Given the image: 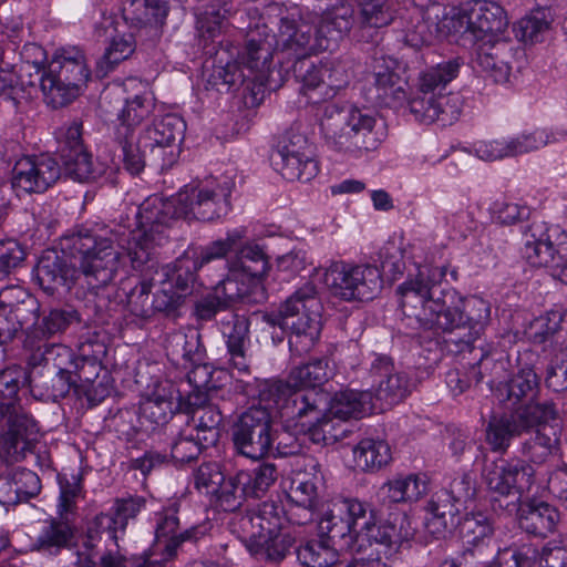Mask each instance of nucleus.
Returning a JSON list of instances; mask_svg holds the SVG:
<instances>
[{"instance_id":"nucleus-37","label":"nucleus","mask_w":567,"mask_h":567,"mask_svg":"<svg viewBox=\"0 0 567 567\" xmlns=\"http://www.w3.org/2000/svg\"><path fill=\"white\" fill-rule=\"evenodd\" d=\"M145 501L141 496L127 495L116 498L109 513V537L114 540L117 550L121 549L120 540L124 539L125 528L130 519L136 517L144 507Z\"/></svg>"},{"instance_id":"nucleus-21","label":"nucleus","mask_w":567,"mask_h":567,"mask_svg":"<svg viewBox=\"0 0 567 567\" xmlns=\"http://www.w3.org/2000/svg\"><path fill=\"white\" fill-rule=\"evenodd\" d=\"M516 48L509 39L480 43L475 53V66L495 83L509 81Z\"/></svg>"},{"instance_id":"nucleus-22","label":"nucleus","mask_w":567,"mask_h":567,"mask_svg":"<svg viewBox=\"0 0 567 567\" xmlns=\"http://www.w3.org/2000/svg\"><path fill=\"white\" fill-rule=\"evenodd\" d=\"M246 228L238 227L227 231L225 239L212 241L199 249H187L177 258L176 267L195 280V274L209 262L223 259L237 244L246 237Z\"/></svg>"},{"instance_id":"nucleus-36","label":"nucleus","mask_w":567,"mask_h":567,"mask_svg":"<svg viewBox=\"0 0 567 567\" xmlns=\"http://www.w3.org/2000/svg\"><path fill=\"white\" fill-rule=\"evenodd\" d=\"M353 462L358 470L375 472L386 466L391 458V449L384 440L365 437L352 449Z\"/></svg>"},{"instance_id":"nucleus-57","label":"nucleus","mask_w":567,"mask_h":567,"mask_svg":"<svg viewBox=\"0 0 567 567\" xmlns=\"http://www.w3.org/2000/svg\"><path fill=\"white\" fill-rule=\"evenodd\" d=\"M380 261L383 271L395 278L406 269V247L403 239H390L380 250Z\"/></svg>"},{"instance_id":"nucleus-19","label":"nucleus","mask_w":567,"mask_h":567,"mask_svg":"<svg viewBox=\"0 0 567 567\" xmlns=\"http://www.w3.org/2000/svg\"><path fill=\"white\" fill-rule=\"evenodd\" d=\"M60 174V165L53 157L24 156L14 164L11 185L25 194L43 193L59 179Z\"/></svg>"},{"instance_id":"nucleus-42","label":"nucleus","mask_w":567,"mask_h":567,"mask_svg":"<svg viewBox=\"0 0 567 567\" xmlns=\"http://www.w3.org/2000/svg\"><path fill=\"white\" fill-rule=\"evenodd\" d=\"M321 478L316 472L298 473L291 478L288 497L293 504L307 511L308 518L312 517V512L317 507L318 485Z\"/></svg>"},{"instance_id":"nucleus-59","label":"nucleus","mask_w":567,"mask_h":567,"mask_svg":"<svg viewBox=\"0 0 567 567\" xmlns=\"http://www.w3.org/2000/svg\"><path fill=\"white\" fill-rule=\"evenodd\" d=\"M299 156L300 158L315 157L312 145L307 136L297 128L285 133L279 143L276 157Z\"/></svg>"},{"instance_id":"nucleus-33","label":"nucleus","mask_w":567,"mask_h":567,"mask_svg":"<svg viewBox=\"0 0 567 567\" xmlns=\"http://www.w3.org/2000/svg\"><path fill=\"white\" fill-rule=\"evenodd\" d=\"M518 522L526 533L545 537L555 530L559 513L545 502L529 503L520 509Z\"/></svg>"},{"instance_id":"nucleus-63","label":"nucleus","mask_w":567,"mask_h":567,"mask_svg":"<svg viewBox=\"0 0 567 567\" xmlns=\"http://www.w3.org/2000/svg\"><path fill=\"white\" fill-rule=\"evenodd\" d=\"M238 473L229 478H224L220 484V488L214 494L217 497L219 506L227 512L237 509L243 499L248 495L245 485H241L238 481Z\"/></svg>"},{"instance_id":"nucleus-18","label":"nucleus","mask_w":567,"mask_h":567,"mask_svg":"<svg viewBox=\"0 0 567 567\" xmlns=\"http://www.w3.org/2000/svg\"><path fill=\"white\" fill-rule=\"evenodd\" d=\"M167 355L173 361L179 363L184 361V367H192L187 377L190 383L196 388L206 386L209 382L208 368L203 364L205 358V348L202 344L200 333L196 329L187 331H176L166 339Z\"/></svg>"},{"instance_id":"nucleus-1","label":"nucleus","mask_w":567,"mask_h":567,"mask_svg":"<svg viewBox=\"0 0 567 567\" xmlns=\"http://www.w3.org/2000/svg\"><path fill=\"white\" fill-rule=\"evenodd\" d=\"M351 25V10L341 7L327 13L319 27H313L300 20L284 17L280 19L278 34H266L251 32L247 40L245 49L238 55V63L248 72L245 75L240 72L237 76L234 74L226 82L236 84L243 82L245 78L251 76L259 83H265L272 65V55L275 49L286 52L289 56L303 59L322 51L334 50L339 42L346 35Z\"/></svg>"},{"instance_id":"nucleus-60","label":"nucleus","mask_w":567,"mask_h":567,"mask_svg":"<svg viewBox=\"0 0 567 567\" xmlns=\"http://www.w3.org/2000/svg\"><path fill=\"white\" fill-rule=\"evenodd\" d=\"M65 173L76 181H85L93 173V163L85 148L68 151L60 155Z\"/></svg>"},{"instance_id":"nucleus-45","label":"nucleus","mask_w":567,"mask_h":567,"mask_svg":"<svg viewBox=\"0 0 567 567\" xmlns=\"http://www.w3.org/2000/svg\"><path fill=\"white\" fill-rule=\"evenodd\" d=\"M236 267L248 281L264 278L269 270V261L260 245L248 243L244 245L230 265Z\"/></svg>"},{"instance_id":"nucleus-9","label":"nucleus","mask_w":567,"mask_h":567,"mask_svg":"<svg viewBox=\"0 0 567 567\" xmlns=\"http://www.w3.org/2000/svg\"><path fill=\"white\" fill-rule=\"evenodd\" d=\"M375 124V117L359 107L331 104L323 110L320 132L328 147L359 158L381 144Z\"/></svg>"},{"instance_id":"nucleus-26","label":"nucleus","mask_w":567,"mask_h":567,"mask_svg":"<svg viewBox=\"0 0 567 567\" xmlns=\"http://www.w3.org/2000/svg\"><path fill=\"white\" fill-rule=\"evenodd\" d=\"M179 403L181 393L175 384L171 381H159L142 402L141 413L151 423L163 425L179 409Z\"/></svg>"},{"instance_id":"nucleus-34","label":"nucleus","mask_w":567,"mask_h":567,"mask_svg":"<svg viewBox=\"0 0 567 567\" xmlns=\"http://www.w3.org/2000/svg\"><path fill=\"white\" fill-rule=\"evenodd\" d=\"M426 512V529L434 536L441 537L456 526L460 507L450 498L447 492H441L427 503Z\"/></svg>"},{"instance_id":"nucleus-50","label":"nucleus","mask_w":567,"mask_h":567,"mask_svg":"<svg viewBox=\"0 0 567 567\" xmlns=\"http://www.w3.org/2000/svg\"><path fill=\"white\" fill-rule=\"evenodd\" d=\"M554 131L538 128L529 133H522L514 137L506 138L509 156H517L537 151L550 143L558 142Z\"/></svg>"},{"instance_id":"nucleus-24","label":"nucleus","mask_w":567,"mask_h":567,"mask_svg":"<svg viewBox=\"0 0 567 567\" xmlns=\"http://www.w3.org/2000/svg\"><path fill=\"white\" fill-rule=\"evenodd\" d=\"M230 365L238 372H248L249 321L246 317L228 312L219 320Z\"/></svg>"},{"instance_id":"nucleus-52","label":"nucleus","mask_w":567,"mask_h":567,"mask_svg":"<svg viewBox=\"0 0 567 567\" xmlns=\"http://www.w3.org/2000/svg\"><path fill=\"white\" fill-rule=\"evenodd\" d=\"M277 480V470L274 464L265 463L252 471L238 472V482L245 485L249 496L259 497Z\"/></svg>"},{"instance_id":"nucleus-32","label":"nucleus","mask_w":567,"mask_h":567,"mask_svg":"<svg viewBox=\"0 0 567 567\" xmlns=\"http://www.w3.org/2000/svg\"><path fill=\"white\" fill-rule=\"evenodd\" d=\"M327 409L339 421L360 419L373 409L372 394L369 391L343 390L328 400Z\"/></svg>"},{"instance_id":"nucleus-61","label":"nucleus","mask_w":567,"mask_h":567,"mask_svg":"<svg viewBox=\"0 0 567 567\" xmlns=\"http://www.w3.org/2000/svg\"><path fill=\"white\" fill-rule=\"evenodd\" d=\"M177 512V504L173 503L163 512L156 514L155 537L157 546H159L162 542L165 546L173 540L177 542V546L181 544L179 534H176L179 525Z\"/></svg>"},{"instance_id":"nucleus-4","label":"nucleus","mask_w":567,"mask_h":567,"mask_svg":"<svg viewBox=\"0 0 567 567\" xmlns=\"http://www.w3.org/2000/svg\"><path fill=\"white\" fill-rule=\"evenodd\" d=\"M529 426L523 431L526 437L520 444L525 460L515 458L492 464L484 471V482L489 492L498 496H516V502L529 493L535 483V468L530 464H544L560 453L561 426L554 404L529 405Z\"/></svg>"},{"instance_id":"nucleus-31","label":"nucleus","mask_w":567,"mask_h":567,"mask_svg":"<svg viewBox=\"0 0 567 567\" xmlns=\"http://www.w3.org/2000/svg\"><path fill=\"white\" fill-rule=\"evenodd\" d=\"M268 391V386L260 394V403L252 405L241 413L238 421L235 423L233 431H241L245 435L249 433L259 436V442L262 441L264 434H274L272 411H277L274 400L264 398ZM280 416V414H278Z\"/></svg>"},{"instance_id":"nucleus-13","label":"nucleus","mask_w":567,"mask_h":567,"mask_svg":"<svg viewBox=\"0 0 567 567\" xmlns=\"http://www.w3.org/2000/svg\"><path fill=\"white\" fill-rule=\"evenodd\" d=\"M233 184L215 177L184 186L176 195L177 217L213 221L228 214Z\"/></svg>"},{"instance_id":"nucleus-35","label":"nucleus","mask_w":567,"mask_h":567,"mask_svg":"<svg viewBox=\"0 0 567 567\" xmlns=\"http://www.w3.org/2000/svg\"><path fill=\"white\" fill-rule=\"evenodd\" d=\"M319 528V537L297 549L299 561L306 567H333L339 561V546Z\"/></svg>"},{"instance_id":"nucleus-20","label":"nucleus","mask_w":567,"mask_h":567,"mask_svg":"<svg viewBox=\"0 0 567 567\" xmlns=\"http://www.w3.org/2000/svg\"><path fill=\"white\" fill-rule=\"evenodd\" d=\"M371 386L378 400L392 405L401 402L412 392L414 383L405 372L395 371L388 357H378L370 368Z\"/></svg>"},{"instance_id":"nucleus-29","label":"nucleus","mask_w":567,"mask_h":567,"mask_svg":"<svg viewBox=\"0 0 567 567\" xmlns=\"http://www.w3.org/2000/svg\"><path fill=\"white\" fill-rule=\"evenodd\" d=\"M341 7H347L351 10V25H355L360 31L367 32L368 37H371V31L388 27L394 20V8L392 0L386 2H363L358 3L359 12L357 18H353V10L347 4L336 6L322 13L320 20L316 27H319L322 22L323 17ZM350 30L346 32L348 34Z\"/></svg>"},{"instance_id":"nucleus-27","label":"nucleus","mask_w":567,"mask_h":567,"mask_svg":"<svg viewBox=\"0 0 567 567\" xmlns=\"http://www.w3.org/2000/svg\"><path fill=\"white\" fill-rule=\"evenodd\" d=\"M31 392L41 400H58L65 396L76 383L72 370L59 367L34 368L29 375Z\"/></svg>"},{"instance_id":"nucleus-47","label":"nucleus","mask_w":567,"mask_h":567,"mask_svg":"<svg viewBox=\"0 0 567 567\" xmlns=\"http://www.w3.org/2000/svg\"><path fill=\"white\" fill-rule=\"evenodd\" d=\"M185 128L186 124L182 117L167 114L146 130L145 140L157 145L177 144L182 141Z\"/></svg>"},{"instance_id":"nucleus-48","label":"nucleus","mask_w":567,"mask_h":567,"mask_svg":"<svg viewBox=\"0 0 567 567\" xmlns=\"http://www.w3.org/2000/svg\"><path fill=\"white\" fill-rule=\"evenodd\" d=\"M31 362L34 365L52 367L59 370V367L78 368V361L71 348L59 343H44L39 346L31 355Z\"/></svg>"},{"instance_id":"nucleus-43","label":"nucleus","mask_w":567,"mask_h":567,"mask_svg":"<svg viewBox=\"0 0 567 567\" xmlns=\"http://www.w3.org/2000/svg\"><path fill=\"white\" fill-rule=\"evenodd\" d=\"M458 532L467 545L478 547L491 542L494 534V525L491 518L481 511L466 513L456 522Z\"/></svg>"},{"instance_id":"nucleus-23","label":"nucleus","mask_w":567,"mask_h":567,"mask_svg":"<svg viewBox=\"0 0 567 567\" xmlns=\"http://www.w3.org/2000/svg\"><path fill=\"white\" fill-rule=\"evenodd\" d=\"M161 276L163 279L154 292L153 309L166 315H174L189 293L194 280L176 267V261L163 267Z\"/></svg>"},{"instance_id":"nucleus-16","label":"nucleus","mask_w":567,"mask_h":567,"mask_svg":"<svg viewBox=\"0 0 567 567\" xmlns=\"http://www.w3.org/2000/svg\"><path fill=\"white\" fill-rule=\"evenodd\" d=\"M507 367L508 361L504 357L493 360L488 355H484L478 363L480 370H491L488 385L501 403L507 408L522 404L520 409L535 405L534 399L538 392L539 380L534 369L532 367L520 368L507 383L503 384Z\"/></svg>"},{"instance_id":"nucleus-46","label":"nucleus","mask_w":567,"mask_h":567,"mask_svg":"<svg viewBox=\"0 0 567 567\" xmlns=\"http://www.w3.org/2000/svg\"><path fill=\"white\" fill-rule=\"evenodd\" d=\"M38 73H40V87L44 100L52 107L65 106L79 95V86L75 84L45 73L40 68Z\"/></svg>"},{"instance_id":"nucleus-44","label":"nucleus","mask_w":567,"mask_h":567,"mask_svg":"<svg viewBox=\"0 0 567 567\" xmlns=\"http://www.w3.org/2000/svg\"><path fill=\"white\" fill-rule=\"evenodd\" d=\"M74 520L72 517L58 515L42 528L37 538V547L42 550L66 547L74 537Z\"/></svg>"},{"instance_id":"nucleus-53","label":"nucleus","mask_w":567,"mask_h":567,"mask_svg":"<svg viewBox=\"0 0 567 567\" xmlns=\"http://www.w3.org/2000/svg\"><path fill=\"white\" fill-rule=\"evenodd\" d=\"M408 82L400 73H393L384 79H373L375 99L380 104L394 106L406 99Z\"/></svg>"},{"instance_id":"nucleus-64","label":"nucleus","mask_w":567,"mask_h":567,"mask_svg":"<svg viewBox=\"0 0 567 567\" xmlns=\"http://www.w3.org/2000/svg\"><path fill=\"white\" fill-rule=\"evenodd\" d=\"M250 281L236 267L230 266L228 276L215 287V293L226 301H234L248 293Z\"/></svg>"},{"instance_id":"nucleus-54","label":"nucleus","mask_w":567,"mask_h":567,"mask_svg":"<svg viewBox=\"0 0 567 567\" xmlns=\"http://www.w3.org/2000/svg\"><path fill=\"white\" fill-rule=\"evenodd\" d=\"M152 97L151 93L144 91L143 93L136 94L132 99H127L125 106L120 115L121 126L117 130L122 132H134V126L140 124L152 111Z\"/></svg>"},{"instance_id":"nucleus-55","label":"nucleus","mask_w":567,"mask_h":567,"mask_svg":"<svg viewBox=\"0 0 567 567\" xmlns=\"http://www.w3.org/2000/svg\"><path fill=\"white\" fill-rule=\"evenodd\" d=\"M0 426L7 430L19 427L39 433L38 423L22 409L19 401L0 400Z\"/></svg>"},{"instance_id":"nucleus-6","label":"nucleus","mask_w":567,"mask_h":567,"mask_svg":"<svg viewBox=\"0 0 567 567\" xmlns=\"http://www.w3.org/2000/svg\"><path fill=\"white\" fill-rule=\"evenodd\" d=\"M332 375L327 359H315L291 369L288 380L268 385L264 398L274 400L282 420H302L316 415L328 405V394L319 388Z\"/></svg>"},{"instance_id":"nucleus-58","label":"nucleus","mask_w":567,"mask_h":567,"mask_svg":"<svg viewBox=\"0 0 567 567\" xmlns=\"http://www.w3.org/2000/svg\"><path fill=\"white\" fill-rule=\"evenodd\" d=\"M122 158L127 172L135 175L143 171L145 166L144 152L141 150L140 141L136 140L134 132H122L117 130Z\"/></svg>"},{"instance_id":"nucleus-14","label":"nucleus","mask_w":567,"mask_h":567,"mask_svg":"<svg viewBox=\"0 0 567 567\" xmlns=\"http://www.w3.org/2000/svg\"><path fill=\"white\" fill-rule=\"evenodd\" d=\"M450 21L454 32H468L480 43L506 39V12L491 0H472L453 8Z\"/></svg>"},{"instance_id":"nucleus-39","label":"nucleus","mask_w":567,"mask_h":567,"mask_svg":"<svg viewBox=\"0 0 567 567\" xmlns=\"http://www.w3.org/2000/svg\"><path fill=\"white\" fill-rule=\"evenodd\" d=\"M190 423L195 435L202 440L205 446H213L220 436V424L223 414L220 410L212 403L197 406L190 411Z\"/></svg>"},{"instance_id":"nucleus-3","label":"nucleus","mask_w":567,"mask_h":567,"mask_svg":"<svg viewBox=\"0 0 567 567\" xmlns=\"http://www.w3.org/2000/svg\"><path fill=\"white\" fill-rule=\"evenodd\" d=\"M320 530L340 548L361 553L377 544L385 555L395 553L414 535L409 517H396L393 522L378 520L377 512L358 497L336 496L327 503L319 520Z\"/></svg>"},{"instance_id":"nucleus-38","label":"nucleus","mask_w":567,"mask_h":567,"mask_svg":"<svg viewBox=\"0 0 567 567\" xmlns=\"http://www.w3.org/2000/svg\"><path fill=\"white\" fill-rule=\"evenodd\" d=\"M406 247V262L415 266L416 275L409 277L403 284L398 287V293L400 296V306L403 310V287L411 281H421L422 284H429L430 278L434 269H440L445 272L444 265H436L435 257L425 252V244L422 240H414L412 243H405Z\"/></svg>"},{"instance_id":"nucleus-40","label":"nucleus","mask_w":567,"mask_h":567,"mask_svg":"<svg viewBox=\"0 0 567 567\" xmlns=\"http://www.w3.org/2000/svg\"><path fill=\"white\" fill-rule=\"evenodd\" d=\"M324 414L319 412L316 415H307L302 420H285L300 424L302 427L307 426L309 439L316 444H332L342 436V431L339 427V420L330 414L329 409H324Z\"/></svg>"},{"instance_id":"nucleus-49","label":"nucleus","mask_w":567,"mask_h":567,"mask_svg":"<svg viewBox=\"0 0 567 567\" xmlns=\"http://www.w3.org/2000/svg\"><path fill=\"white\" fill-rule=\"evenodd\" d=\"M274 163L281 176L290 182H308L318 173L315 157L300 158L299 156L275 157Z\"/></svg>"},{"instance_id":"nucleus-7","label":"nucleus","mask_w":567,"mask_h":567,"mask_svg":"<svg viewBox=\"0 0 567 567\" xmlns=\"http://www.w3.org/2000/svg\"><path fill=\"white\" fill-rule=\"evenodd\" d=\"M285 523L282 506L270 501L246 513L234 514L229 527L257 559L278 561L292 544L291 537L282 532Z\"/></svg>"},{"instance_id":"nucleus-62","label":"nucleus","mask_w":567,"mask_h":567,"mask_svg":"<svg viewBox=\"0 0 567 567\" xmlns=\"http://www.w3.org/2000/svg\"><path fill=\"white\" fill-rule=\"evenodd\" d=\"M553 21L549 8H537L518 22L524 41H537L538 37L548 30Z\"/></svg>"},{"instance_id":"nucleus-10","label":"nucleus","mask_w":567,"mask_h":567,"mask_svg":"<svg viewBox=\"0 0 567 567\" xmlns=\"http://www.w3.org/2000/svg\"><path fill=\"white\" fill-rule=\"evenodd\" d=\"M322 305L313 285L307 284L296 290L280 306L277 315H267L271 326L289 329V348L296 355L308 353L317 343L321 332Z\"/></svg>"},{"instance_id":"nucleus-11","label":"nucleus","mask_w":567,"mask_h":567,"mask_svg":"<svg viewBox=\"0 0 567 567\" xmlns=\"http://www.w3.org/2000/svg\"><path fill=\"white\" fill-rule=\"evenodd\" d=\"M176 209L174 200H164L157 195L147 197L136 210V228L131 231L127 243V254L134 268H141L151 260L155 247L167 239Z\"/></svg>"},{"instance_id":"nucleus-5","label":"nucleus","mask_w":567,"mask_h":567,"mask_svg":"<svg viewBox=\"0 0 567 567\" xmlns=\"http://www.w3.org/2000/svg\"><path fill=\"white\" fill-rule=\"evenodd\" d=\"M60 251L48 249L40 257L35 276L41 288L53 293L59 287L70 286L79 269L92 289L106 284V240L80 227L69 230L59 241Z\"/></svg>"},{"instance_id":"nucleus-28","label":"nucleus","mask_w":567,"mask_h":567,"mask_svg":"<svg viewBox=\"0 0 567 567\" xmlns=\"http://www.w3.org/2000/svg\"><path fill=\"white\" fill-rule=\"evenodd\" d=\"M427 492L426 477L419 474L398 475L382 484L379 497L383 504L415 503Z\"/></svg>"},{"instance_id":"nucleus-51","label":"nucleus","mask_w":567,"mask_h":567,"mask_svg":"<svg viewBox=\"0 0 567 567\" xmlns=\"http://www.w3.org/2000/svg\"><path fill=\"white\" fill-rule=\"evenodd\" d=\"M60 496L56 505V514L64 517H76L78 499L82 497L83 488L81 477L72 474L68 477L65 474L59 476Z\"/></svg>"},{"instance_id":"nucleus-2","label":"nucleus","mask_w":567,"mask_h":567,"mask_svg":"<svg viewBox=\"0 0 567 567\" xmlns=\"http://www.w3.org/2000/svg\"><path fill=\"white\" fill-rule=\"evenodd\" d=\"M444 271L433 270L430 282L411 281L403 287V315L413 328L433 334L467 328L465 342L481 337L491 316L489 303L481 297H461L440 289Z\"/></svg>"},{"instance_id":"nucleus-56","label":"nucleus","mask_w":567,"mask_h":567,"mask_svg":"<svg viewBox=\"0 0 567 567\" xmlns=\"http://www.w3.org/2000/svg\"><path fill=\"white\" fill-rule=\"evenodd\" d=\"M262 441L259 436L249 433L244 434L241 431H233V441L237 452L251 460H260L265 457L271 450L274 443V434H264Z\"/></svg>"},{"instance_id":"nucleus-25","label":"nucleus","mask_w":567,"mask_h":567,"mask_svg":"<svg viewBox=\"0 0 567 567\" xmlns=\"http://www.w3.org/2000/svg\"><path fill=\"white\" fill-rule=\"evenodd\" d=\"M529 405L514 413L492 416L485 429V442L491 451L505 453L516 436L529 426Z\"/></svg>"},{"instance_id":"nucleus-8","label":"nucleus","mask_w":567,"mask_h":567,"mask_svg":"<svg viewBox=\"0 0 567 567\" xmlns=\"http://www.w3.org/2000/svg\"><path fill=\"white\" fill-rule=\"evenodd\" d=\"M460 66L457 60H449L420 73L416 95L409 100V110L415 121L422 124L439 122L445 126L458 120L461 97L446 92V87L458 75Z\"/></svg>"},{"instance_id":"nucleus-12","label":"nucleus","mask_w":567,"mask_h":567,"mask_svg":"<svg viewBox=\"0 0 567 567\" xmlns=\"http://www.w3.org/2000/svg\"><path fill=\"white\" fill-rule=\"evenodd\" d=\"M522 257L533 267L551 270L567 285V233L544 221H533L522 231Z\"/></svg>"},{"instance_id":"nucleus-30","label":"nucleus","mask_w":567,"mask_h":567,"mask_svg":"<svg viewBox=\"0 0 567 567\" xmlns=\"http://www.w3.org/2000/svg\"><path fill=\"white\" fill-rule=\"evenodd\" d=\"M40 70L51 75L59 76L63 81L71 82L76 86L89 79L84 55L82 51L76 48H66L56 51L48 66Z\"/></svg>"},{"instance_id":"nucleus-17","label":"nucleus","mask_w":567,"mask_h":567,"mask_svg":"<svg viewBox=\"0 0 567 567\" xmlns=\"http://www.w3.org/2000/svg\"><path fill=\"white\" fill-rule=\"evenodd\" d=\"M324 284L330 291L346 300H370L382 288L380 270L370 265L332 262L323 272Z\"/></svg>"},{"instance_id":"nucleus-41","label":"nucleus","mask_w":567,"mask_h":567,"mask_svg":"<svg viewBox=\"0 0 567 567\" xmlns=\"http://www.w3.org/2000/svg\"><path fill=\"white\" fill-rule=\"evenodd\" d=\"M38 441V433L14 427L0 435V458L12 464L21 462L27 454L32 453Z\"/></svg>"},{"instance_id":"nucleus-15","label":"nucleus","mask_w":567,"mask_h":567,"mask_svg":"<svg viewBox=\"0 0 567 567\" xmlns=\"http://www.w3.org/2000/svg\"><path fill=\"white\" fill-rule=\"evenodd\" d=\"M297 59L293 72L300 83L299 93L307 103L318 104L331 100L346 89L350 81L348 65L339 60H326L319 64Z\"/></svg>"}]
</instances>
